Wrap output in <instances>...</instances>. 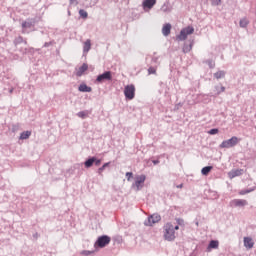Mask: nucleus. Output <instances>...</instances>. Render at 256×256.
Segmentation results:
<instances>
[{"mask_svg": "<svg viewBox=\"0 0 256 256\" xmlns=\"http://www.w3.org/2000/svg\"><path fill=\"white\" fill-rule=\"evenodd\" d=\"M179 231V225H174L171 222L166 223L163 226V239L165 241L173 242L177 239V232Z\"/></svg>", "mask_w": 256, "mask_h": 256, "instance_id": "nucleus-1", "label": "nucleus"}, {"mask_svg": "<svg viewBox=\"0 0 256 256\" xmlns=\"http://www.w3.org/2000/svg\"><path fill=\"white\" fill-rule=\"evenodd\" d=\"M111 243V237L108 235H102L97 238L96 242L94 243L95 249H103L104 247H107Z\"/></svg>", "mask_w": 256, "mask_h": 256, "instance_id": "nucleus-2", "label": "nucleus"}, {"mask_svg": "<svg viewBox=\"0 0 256 256\" xmlns=\"http://www.w3.org/2000/svg\"><path fill=\"white\" fill-rule=\"evenodd\" d=\"M146 179H147V176L143 174L136 176L135 182L132 184V189H134V191H141V189L145 187Z\"/></svg>", "mask_w": 256, "mask_h": 256, "instance_id": "nucleus-3", "label": "nucleus"}, {"mask_svg": "<svg viewBox=\"0 0 256 256\" xmlns=\"http://www.w3.org/2000/svg\"><path fill=\"white\" fill-rule=\"evenodd\" d=\"M238 143H239V138L236 136H233L228 140H224L219 147L220 149H231V147H235V145H237Z\"/></svg>", "mask_w": 256, "mask_h": 256, "instance_id": "nucleus-4", "label": "nucleus"}, {"mask_svg": "<svg viewBox=\"0 0 256 256\" xmlns=\"http://www.w3.org/2000/svg\"><path fill=\"white\" fill-rule=\"evenodd\" d=\"M195 33V28L192 26H187L180 31V34L177 36L178 41H185L188 35H193Z\"/></svg>", "mask_w": 256, "mask_h": 256, "instance_id": "nucleus-5", "label": "nucleus"}, {"mask_svg": "<svg viewBox=\"0 0 256 256\" xmlns=\"http://www.w3.org/2000/svg\"><path fill=\"white\" fill-rule=\"evenodd\" d=\"M124 95L128 101H133V99H135V85H126L124 87Z\"/></svg>", "mask_w": 256, "mask_h": 256, "instance_id": "nucleus-6", "label": "nucleus"}, {"mask_svg": "<svg viewBox=\"0 0 256 256\" xmlns=\"http://www.w3.org/2000/svg\"><path fill=\"white\" fill-rule=\"evenodd\" d=\"M161 221V215L155 213L150 216H148L147 220L144 222V225L146 227H153L155 223H159Z\"/></svg>", "mask_w": 256, "mask_h": 256, "instance_id": "nucleus-7", "label": "nucleus"}, {"mask_svg": "<svg viewBox=\"0 0 256 256\" xmlns=\"http://www.w3.org/2000/svg\"><path fill=\"white\" fill-rule=\"evenodd\" d=\"M22 33H30L29 29H33L35 27V20L28 18L26 21H23L21 24Z\"/></svg>", "mask_w": 256, "mask_h": 256, "instance_id": "nucleus-8", "label": "nucleus"}, {"mask_svg": "<svg viewBox=\"0 0 256 256\" xmlns=\"http://www.w3.org/2000/svg\"><path fill=\"white\" fill-rule=\"evenodd\" d=\"M112 79L113 74H111V71H105L97 76L95 83H105V81H112Z\"/></svg>", "mask_w": 256, "mask_h": 256, "instance_id": "nucleus-9", "label": "nucleus"}, {"mask_svg": "<svg viewBox=\"0 0 256 256\" xmlns=\"http://www.w3.org/2000/svg\"><path fill=\"white\" fill-rule=\"evenodd\" d=\"M230 207H247L249 205V202L245 199H233L229 202Z\"/></svg>", "mask_w": 256, "mask_h": 256, "instance_id": "nucleus-10", "label": "nucleus"}, {"mask_svg": "<svg viewBox=\"0 0 256 256\" xmlns=\"http://www.w3.org/2000/svg\"><path fill=\"white\" fill-rule=\"evenodd\" d=\"M155 5H157V0H144L142 2V7L145 12L151 11V9L155 7Z\"/></svg>", "mask_w": 256, "mask_h": 256, "instance_id": "nucleus-11", "label": "nucleus"}, {"mask_svg": "<svg viewBox=\"0 0 256 256\" xmlns=\"http://www.w3.org/2000/svg\"><path fill=\"white\" fill-rule=\"evenodd\" d=\"M87 69H89V65H87V63H83L82 66L76 69V77H83V74Z\"/></svg>", "mask_w": 256, "mask_h": 256, "instance_id": "nucleus-12", "label": "nucleus"}, {"mask_svg": "<svg viewBox=\"0 0 256 256\" xmlns=\"http://www.w3.org/2000/svg\"><path fill=\"white\" fill-rule=\"evenodd\" d=\"M162 34L164 35V37H169V35H171V24L170 23H166L163 25Z\"/></svg>", "mask_w": 256, "mask_h": 256, "instance_id": "nucleus-13", "label": "nucleus"}, {"mask_svg": "<svg viewBox=\"0 0 256 256\" xmlns=\"http://www.w3.org/2000/svg\"><path fill=\"white\" fill-rule=\"evenodd\" d=\"M253 245H255V242H253V238L244 237V247H246L247 249H253Z\"/></svg>", "mask_w": 256, "mask_h": 256, "instance_id": "nucleus-14", "label": "nucleus"}, {"mask_svg": "<svg viewBox=\"0 0 256 256\" xmlns=\"http://www.w3.org/2000/svg\"><path fill=\"white\" fill-rule=\"evenodd\" d=\"M78 91H80V93H91V91H93V88L87 86V84H80L78 87Z\"/></svg>", "mask_w": 256, "mask_h": 256, "instance_id": "nucleus-15", "label": "nucleus"}, {"mask_svg": "<svg viewBox=\"0 0 256 256\" xmlns=\"http://www.w3.org/2000/svg\"><path fill=\"white\" fill-rule=\"evenodd\" d=\"M89 51H91V39H87L83 43V53H84V55H87V53H89Z\"/></svg>", "mask_w": 256, "mask_h": 256, "instance_id": "nucleus-16", "label": "nucleus"}, {"mask_svg": "<svg viewBox=\"0 0 256 256\" xmlns=\"http://www.w3.org/2000/svg\"><path fill=\"white\" fill-rule=\"evenodd\" d=\"M211 249H219V240H211L208 244L207 251Z\"/></svg>", "mask_w": 256, "mask_h": 256, "instance_id": "nucleus-17", "label": "nucleus"}, {"mask_svg": "<svg viewBox=\"0 0 256 256\" xmlns=\"http://www.w3.org/2000/svg\"><path fill=\"white\" fill-rule=\"evenodd\" d=\"M94 163H95V156H92L84 162V167H86V169H91Z\"/></svg>", "mask_w": 256, "mask_h": 256, "instance_id": "nucleus-18", "label": "nucleus"}, {"mask_svg": "<svg viewBox=\"0 0 256 256\" xmlns=\"http://www.w3.org/2000/svg\"><path fill=\"white\" fill-rule=\"evenodd\" d=\"M111 162L104 163L100 168L97 169V174L100 177H103V172L107 169V167H110Z\"/></svg>", "mask_w": 256, "mask_h": 256, "instance_id": "nucleus-19", "label": "nucleus"}, {"mask_svg": "<svg viewBox=\"0 0 256 256\" xmlns=\"http://www.w3.org/2000/svg\"><path fill=\"white\" fill-rule=\"evenodd\" d=\"M242 171L243 170H232L228 173V177H230V179H235V177H239L240 175H242Z\"/></svg>", "mask_w": 256, "mask_h": 256, "instance_id": "nucleus-20", "label": "nucleus"}, {"mask_svg": "<svg viewBox=\"0 0 256 256\" xmlns=\"http://www.w3.org/2000/svg\"><path fill=\"white\" fill-rule=\"evenodd\" d=\"M249 23L250 22L248 17H244L239 21V25L242 29H247V27L249 26Z\"/></svg>", "mask_w": 256, "mask_h": 256, "instance_id": "nucleus-21", "label": "nucleus"}, {"mask_svg": "<svg viewBox=\"0 0 256 256\" xmlns=\"http://www.w3.org/2000/svg\"><path fill=\"white\" fill-rule=\"evenodd\" d=\"M225 75H227V72H225V70H220L214 73L215 79H224Z\"/></svg>", "mask_w": 256, "mask_h": 256, "instance_id": "nucleus-22", "label": "nucleus"}, {"mask_svg": "<svg viewBox=\"0 0 256 256\" xmlns=\"http://www.w3.org/2000/svg\"><path fill=\"white\" fill-rule=\"evenodd\" d=\"M171 9L169 2H165L161 7V11H163V13H171Z\"/></svg>", "mask_w": 256, "mask_h": 256, "instance_id": "nucleus-23", "label": "nucleus"}, {"mask_svg": "<svg viewBox=\"0 0 256 256\" xmlns=\"http://www.w3.org/2000/svg\"><path fill=\"white\" fill-rule=\"evenodd\" d=\"M31 137V131L27 130V131H24L20 134V137L19 139L21 141L25 140V139H29Z\"/></svg>", "mask_w": 256, "mask_h": 256, "instance_id": "nucleus-24", "label": "nucleus"}, {"mask_svg": "<svg viewBox=\"0 0 256 256\" xmlns=\"http://www.w3.org/2000/svg\"><path fill=\"white\" fill-rule=\"evenodd\" d=\"M211 171H213V166H205L202 168L201 173L202 175L207 176L209 173H211Z\"/></svg>", "mask_w": 256, "mask_h": 256, "instance_id": "nucleus-25", "label": "nucleus"}, {"mask_svg": "<svg viewBox=\"0 0 256 256\" xmlns=\"http://www.w3.org/2000/svg\"><path fill=\"white\" fill-rule=\"evenodd\" d=\"M191 49H193V42H191L190 44H184L182 51L183 53H189Z\"/></svg>", "mask_w": 256, "mask_h": 256, "instance_id": "nucleus-26", "label": "nucleus"}, {"mask_svg": "<svg viewBox=\"0 0 256 256\" xmlns=\"http://www.w3.org/2000/svg\"><path fill=\"white\" fill-rule=\"evenodd\" d=\"M214 90L216 91V95H221V93H225V86H215Z\"/></svg>", "mask_w": 256, "mask_h": 256, "instance_id": "nucleus-27", "label": "nucleus"}, {"mask_svg": "<svg viewBox=\"0 0 256 256\" xmlns=\"http://www.w3.org/2000/svg\"><path fill=\"white\" fill-rule=\"evenodd\" d=\"M89 116V113L87 111H80L77 113V117H80V119H86V117Z\"/></svg>", "mask_w": 256, "mask_h": 256, "instance_id": "nucleus-28", "label": "nucleus"}, {"mask_svg": "<svg viewBox=\"0 0 256 256\" xmlns=\"http://www.w3.org/2000/svg\"><path fill=\"white\" fill-rule=\"evenodd\" d=\"M79 15L80 17H82V19H87V17H89V13H87V11L80 9L79 10Z\"/></svg>", "mask_w": 256, "mask_h": 256, "instance_id": "nucleus-29", "label": "nucleus"}, {"mask_svg": "<svg viewBox=\"0 0 256 256\" xmlns=\"http://www.w3.org/2000/svg\"><path fill=\"white\" fill-rule=\"evenodd\" d=\"M156 73H157L156 67L151 66L148 68V75H156Z\"/></svg>", "mask_w": 256, "mask_h": 256, "instance_id": "nucleus-30", "label": "nucleus"}, {"mask_svg": "<svg viewBox=\"0 0 256 256\" xmlns=\"http://www.w3.org/2000/svg\"><path fill=\"white\" fill-rule=\"evenodd\" d=\"M21 43H23V36H18L14 39V45H19Z\"/></svg>", "mask_w": 256, "mask_h": 256, "instance_id": "nucleus-31", "label": "nucleus"}, {"mask_svg": "<svg viewBox=\"0 0 256 256\" xmlns=\"http://www.w3.org/2000/svg\"><path fill=\"white\" fill-rule=\"evenodd\" d=\"M211 5L213 7H219V5H221V0H211Z\"/></svg>", "mask_w": 256, "mask_h": 256, "instance_id": "nucleus-32", "label": "nucleus"}, {"mask_svg": "<svg viewBox=\"0 0 256 256\" xmlns=\"http://www.w3.org/2000/svg\"><path fill=\"white\" fill-rule=\"evenodd\" d=\"M209 135H217L219 133V129L217 128H212L211 130L208 131Z\"/></svg>", "mask_w": 256, "mask_h": 256, "instance_id": "nucleus-33", "label": "nucleus"}, {"mask_svg": "<svg viewBox=\"0 0 256 256\" xmlns=\"http://www.w3.org/2000/svg\"><path fill=\"white\" fill-rule=\"evenodd\" d=\"M94 165L95 167H99V165H101V159H97V157L94 156Z\"/></svg>", "mask_w": 256, "mask_h": 256, "instance_id": "nucleus-34", "label": "nucleus"}, {"mask_svg": "<svg viewBox=\"0 0 256 256\" xmlns=\"http://www.w3.org/2000/svg\"><path fill=\"white\" fill-rule=\"evenodd\" d=\"M93 252L89 251V250H83L82 252H80V255H84V256H89L92 255Z\"/></svg>", "mask_w": 256, "mask_h": 256, "instance_id": "nucleus-35", "label": "nucleus"}, {"mask_svg": "<svg viewBox=\"0 0 256 256\" xmlns=\"http://www.w3.org/2000/svg\"><path fill=\"white\" fill-rule=\"evenodd\" d=\"M51 45H55L54 40L50 41V42H45L43 47L47 48V47H51Z\"/></svg>", "mask_w": 256, "mask_h": 256, "instance_id": "nucleus-36", "label": "nucleus"}, {"mask_svg": "<svg viewBox=\"0 0 256 256\" xmlns=\"http://www.w3.org/2000/svg\"><path fill=\"white\" fill-rule=\"evenodd\" d=\"M207 64H208V66H209L210 69H214V67H215V62H213L212 60H208V61H207Z\"/></svg>", "mask_w": 256, "mask_h": 256, "instance_id": "nucleus-37", "label": "nucleus"}, {"mask_svg": "<svg viewBox=\"0 0 256 256\" xmlns=\"http://www.w3.org/2000/svg\"><path fill=\"white\" fill-rule=\"evenodd\" d=\"M126 177H127V181H131V179L133 177V172H127Z\"/></svg>", "mask_w": 256, "mask_h": 256, "instance_id": "nucleus-38", "label": "nucleus"}, {"mask_svg": "<svg viewBox=\"0 0 256 256\" xmlns=\"http://www.w3.org/2000/svg\"><path fill=\"white\" fill-rule=\"evenodd\" d=\"M70 5H73L74 7H77V5H79V1H77V0H70Z\"/></svg>", "mask_w": 256, "mask_h": 256, "instance_id": "nucleus-39", "label": "nucleus"}, {"mask_svg": "<svg viewBox=\"0 0 256 256\" xmlns=\"http://www.w3.org/2000/svg\"><path fill=\"white\" fill-rule=\"evenodd\" d=\"M252 190H242L239 192V195H247V193H251Z\"/></svg>", "mask_w": 256, "mask_h": 256, "instance_id": "nucleus-40", "label": "nucleus"}, {"mask_svg": "<svg viewBox=\"0 0 256 256\" xmlns=\"http://www.w3.org/2000/svg\"><path fill=\"white\" fill-rule=\"evenodd\" d=\"M159 61V57L154 56L152 57V63H157Z\"/></svg>", "mask_w": 256, "mask_h": 256, "instance_id": "nucleus-41", "label": "nucleus"}, {"mask_svg": "<svg viewBox=\"0 0 256 256\" xmlns=\"http://www.w3.org/2000/svg\"><path fill=\"white\" fill-rule=\"evenodd\" d=\"M176 221H177V225L179 226V225H183V223H184V221H183V219H180V218H178V219H176Z\"/></svg>", "mask_w": 256, "mask_h": 256, "instance_id": "nucleus-42", "label": "nucleus"}, {"mask_svg": "<svg viewBox=\"0 0 256 256\" xmlns=\"http://www.w3.org/2000/svg\"><path fill=\"white\" fill-rule=\"evenodd\" d=\"M152 163H153L154 165H159L160 161H159V159H157V160H153Z\"/></svg>", "mask_w": 256, "mask_h": 256, "instance_id": "nucleus-43", "label": "nucleus"}, {"mask_svg": "<svg viewBox=\"0 0 256 256\" xmlns=\"http://www.w3.org/2000/svg\"><path fill=\"white\" fill-rule=\"evenodd\" d=\"M177 189H183V184L177 185Z\"/></svg>", "mask_w": 256, "mask_h": 256, "instance_id": "nucleus-44", "label": "nucleus"}, {"mask_svg": "<svg viewBox=\"0 0 256 256\" xmlns=\"http://www.w3.org/2000/svg\"><path fill=\"white\" fill-rule=\"evenodd\" d=\"M97 3H99V0L94 1V5H97Z\"/></svg>", "mask_w": 256, "mask_h": 256, "instance_id": "nucleus-45", "label": "nucleus"}, {"mask_svg": "<svg viewBox=\"0 0 256 256\" xmlns=\"http://www.w3.org/2000/svg\"><path fill=\"white\" fill-rule=\"evenodd\" d=\"M9 93H10V94L13 93V88H11V89L9 90Z\"/></svg>", "mask_w": 256, "mask_h": 256, "instance_id": "nucleus-46", "label": "nucleus"}, {"mask_svg": "<svg viewBox=\"0 0 256 256\" xmlns=\"http://www.w3.org/2000/svg\"><path fill=\"white\" fill-rule=\"evenodd\" d=\"M68 15H71V11H68Z\"/></svg>", "mask_w": 256, "mask_h": 256, "instance_id": "nucleus-47", "label": "nucleus"}, {"mask_svg": "<svg viewBox=\"0 0 256 256\" xmlns=\"http://www.w3.org/2000/svg\"><path fill=\"white\" fill-rule=\"evenodd\" d=\"M197 227L199 226V222H196Z\"/></svg>", "mask_w": 256, "mask_h": 256, "instance_id": "nucleus-48", "label": "nucleus"}]
</instances>
